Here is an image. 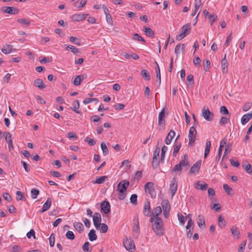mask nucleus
<instances>
[{"label":"nucleus","mask_w":252,"mask_h":252,"mask_svg":"<svg viewBox=\"0 0 252 252\" xmlns=\"http://www.w3.org/2000/svg\"><path fill=\"white\" fill-rule=\"evenodd\" d=\"M152 224V229L158 236H162L164 233L163 221L161 218H158L154 220Z\"/></svg>","instance_id":"nucleus-1"},{"label":"nucleus","mask_w":252,"mask_h":252,"mask_svg":"<svg viewBox=\"0 0 252 252\" xmlns=\"http://www.w3.org/2000/svg\"><path fill=\"white\" fill-rule=\"evenodd\" d=\"M188 155L185 154L182 157L179 163L176 164L172 169L171 172L173 173H181L182 167L188 166L189 165V162L188 160Z\"/></svg>","instance_id":"nucleus-2"},{"label":"nucleus","mask_w":252,"mask_h":252,"mask_svg":"<svg viewBox=\"0 0 252 252\" xmlns=\"http://www.w3.org/2000/svg\"><path fill=\"white\" fill-rule=\"evenodd\" d=\"M191 30L190 24L188 23L184 25L181 29V33L176 36V40L180 41L190 33Z\"/></svg>","instance_id":"nucleus-3"},{"label":"nucleus","mask_w":252,"mask_h":252,"mask_svg":"<svg viewBox=\"0 0 252 252\" xmlns=\"http://www.w3.org/2000/svg\"><path fill=\"white\" fill-rule=\"evenodd\" d=\"M144 188L146 193H149L151 197L156 198L157 194L154 189V184L153 183H147L145 185Z\"/></svg>","instance_id":"nucleus-4"},{"label":"nucleus","mask_w":252,"mask_h":252,"mask_svg":"<svg viewBox=\"0 0 252 252\" xmlns=\"http://www.w3.org/2000/svg\"><path fill=\"white\" fill-rule=\"evenodd\" d=\"M196 134L197 132L195 127L194 126L190 127L189 130V133L188 135L189 140V145L192 146L194 144L195 141Z\"/></svg>","instance_id":"nucleus-5"},{"label":"nucleus","mask_w":252,"mask_h":252,"mask_svg":"<svg viewBox=\"0 0 252 252\" xmlns=\"http://www.w3.org/2000/svg\"><path fill=\"white\" fill-rule=\"evenodd\" d=\"M202 116L207 121L212 122L213 120L214 115L211 112L208 108L204 107L202 110Z\"/></svg>","instance_id":"nucleus-6"},{"label":"nucleus","mask_w":252,"mask_h":252,"mask_svg":"<svg viewBox=\"0 0 252 252\" xmlns=\"http://www.w3.org/2000/svg\"><path fill=\"white\" fill-rule=\"evenodd\" d=\"M123 245L127 251H131L135 248L134 241L131 239L126 238L124 241Z\"/></svg>","instance_id":"nucleus-7"},{"label":"nucleus","mask_w":252,"mask_h":252,"mask_svg":"<svg viewBox=\"0 0 252 252\" xmlns=\"http://www.w3.org/2000/svg\"><path fill=\"white\" fill-rule=\"evenodd\" d=\"M3 12L4 13H8L11 15L17 14L19 10L15 7L4 6L2 7Z\"/></svg>","instance_id":"nucleus-8"},{"label":"nucleus","mask_w":252,"mask_h":252,"mask_svg":"<svg viewBox=\"0 0 252 252\" xmlns=\"http://www.w3.org/2000/svg\"><path fill=\"white\" fill-rule=\"evenodd\" d=\"M177 181L175 177L172 179L171 183L170 185V191L171 193L172 197L174 196L177 190Z\"/></svg>","instance_id":"nucleus-9"},{"label":"nucleus","mask_w":252,"mask_h":252,"mask_svg":"<svg viewBox=\"0 0 252 252\" xmlns=\"http://www.w3.org/2000/svg\"><path fill=\"white\" fill-rule=\"evenodd\" d=\"M161 207L160 206L157 207L152 213V217L150 219V221L153 222L155 219L159 218L158 216L161 214Z\"/></svg>","instance_id":"nucleus-10"},{"label":"nucleus","mask_w":252,"mask_h":252,"mask_svg":"<svg viewBox=\"0 0 252 252\" xmlns=\"http://www.w3.org/2000/svg\"><path fill=\"white\" fill-rule=\"evenodd\" d=\"M124 183H122V182H120L118 184L117 187L118 190L120 193L122 194H124V193L126 191L129 184L128 181H124Z\"/></svg>","instance_id":"nucleus-11"},{"label":"nucleus","mask_w":252,"mask_h":252,"mask_svg":"<svg viewBox=\"0 0 252 252\" xmlns=\"http://www.w3.org/2000/svg\"><path fill=\"white\" fill-rule=\"evenodd\" d=\"M102 8L104 10V13L105 15L106 20L107 22L110 25H112L113 24V20L111 15L109 12V10L108 8L106 7L105 5H102Z\"/></svg>","instance_id":"nucleus-12"},{"label":"nucleus","mask_w":252,"mask_h":252,"mask_svg":"<svg viewBox=\"0 0 252 252\" xmlns=\"http://www.w3.org/2000/svg\"><path fill=\"white\" fill-rule=\"evenodd\" d=\"M87 16H88V14H75L71 16V19L72 21L78 22L85 20Z\"/></svg>","instance_id":"nucleus-13"},{"label":"nucleus","mask_w":252,"mask_h":252,"mask_svg":"<svg viewBox=\"0 0 252 252\" xmlns=\"http://www.w3.org/2000/svg\"><path fill=\"white\" fill-rule=\"evenodd\" d=\"M201 165V160H199L196 162L191 167L189 170L190 174H194L195 172H198Z\"/></svg>","instance_id":"nucleus-14"},{"label":"nucleus","mask_w":252,"mask_h":252,"mask_svg":"<svg viewBox=\"0 0 252 252\" xmlns=\"http://www.w3.org/2000/svg\"><path fill=\"white\" fill-rule=\"evenodd\" d=\"M101 210L105 214H107L110 212V205L108 201H103L101 203Z\"/></svg>","instance_id":"nucleus-15"},{"label":"nucleus","mask_w":252,"mask_h":252,"mask_svg":"<svg viewBox=\"0 0 252 252\" xmlns=\"http://www.w3.org/2000/svg\"><path fill=\"white\" fill-rule=\"evenodd\" d=\"M34 85L40 90L44 89L46 87L42 79H36L34 81Z\"/></svg>","instance_id":"nucleus-16"},{"label":"nucleus","mask_w":252,"mask_h":252,"mask_svg":"<svg viewBox=\"0 0 252 252\" xmlns=\"http://www.w3.org/2000/svg\"><path fill=\"white\" fill-rule=\"evenodd\" d=\"M52 201L50 198H48L45 203L43 204L42 208L39 212L42 213L48 210L51 206Z\"/></svg>","instance_id":"nucleus-17"},{"label":"nucleus","mask_w":252,"mask_h":252,"mask_svg":"<svg viewBox=\"0 0 252 252\" xmlns=\"http://www.w3.org/2000/svg\"><path fill=\"white\" fill-rule=\"evenodd\" d=\"M252 118V111L251 113L244 115L241 120V124L245 125Z\"/></svg>","instance_id":"nucleus-18"},{"label":"nucleus","mask_w":252,"mask_h":252,"mask_svg":"<svg viewBox=\"0 0 252 252\" xmlns=\"http://www.w3.org/2000/svg\"><path fill=\"white\" fill-rule=\"evenodd\" d=\"M145 34L150 37L154 38L155 32L153 30L149 27H144L143 30Z\"/></svg>","instance_id":"nucleus-19"},{"label":"nucleus","mask_w":252,"mask_h":252,"mask_svg":"<svg viewBox=\"0 0 252 252\" xmlns=\"http://www.w3.org/2000/svg\"><path fill=\"white\" fill-rule=\"evenodd\" d=\"M175 135V131H173V130H171L165 138V143H166V144L169 145L171 143V140L172 138L174 137Z\"/></svg>","instance_id":"nucleus-20"},{"label":"nucleus","mask_w":252,"mask_h":252,"mask_svg":"<svg viewBox=\"0 0 252 252\" xmlns=\"http://www.w3.org/2000/svg\"><path fill=\"white\" fill-rule=\"evenodd\" d=\"M151 213L150 202L145 203L144 206L143 214L145 216H150Z\"/></svg>","instance_id":"nucleus-21"},{"label":"nucleus","mask_w":252,"mask_h":252,"mask_svg":"<svg viewBox=\"0 0 252 252\" xmlns=\"http://www.w3.org/2000/svg\"><path fill=\"white\" fill-rule=\"evenodd\" d=\"M226 54L224 55V58L221 60V68L223 73L227 72V61L226 59Z\"/></svg>","instance_id":"nucleus-22"},{"label":"nucleus","mask_w":252,"mask_h":252,"mask_svg":"<svg viewBox=\"0 0 252 252\" xmlns=\"http://www.w3.org/2000/svg\"><path fill=\"white\" fill-rule=\"evenodd\" d=\"M195 187L197 189L205 190L208 188V184L204 182L200 183L198 181L195 184Z\"/></svg>","instance_id":"nucleus-23"},{"label":"nucleus","mask_w":252,"mask_h":252,"mask_svg":"<svg viewBox=\"0 0 252 252\" xmlns=\"http://www.w3.org/2000/svg\"><path fill=\"white\" fill-rule=\"evenodd\" d=\"M164 109H163L161 110V111L159 113L158 122V125L162 126L165 124V121L164 119Z\"/></svg>","instance_id":"nucleus-24"},{"label":"nucleus","mask_w":252,"mask_h":252,"mask_svg":"<svg viewBox=\"0 0 252 252\" xmlns=\"http://www.w3.org/2000/svg\"><path fill=\"white\" fill-rule=\"evenodd\" d=\"M161 206L163 212L170 211V205L169 201L167 200H163L161 202Z\"/></svg>","instance_id":"nucleus-25"},{"label":"nucleus","mask_w":252,"mask_h":252,"mask_svg":"<svg viewBox=\"0 0 252 252\" xmlns=\"http://www.w3.org/2000/svg\"><path fill=\"white\" fill-rule=\"evenodd\" d=\"M139 234V226L138 220L135 224L133 228V236L135 238H138Z\"/></svg>","instance_id":"nucleus-26"},{"label":"nucleus","mask_w":252,"mask_h":252,"mask_svg":"<svg viewBox=\"0 0 252 252\" xmlns=\"http://www.w3.org/2000/svg\"><path fill=\"white\" fill-rule=\"evenodd\" d=\"M242 166L248 174H252V166L250 164L247 162H244L242 163Z\"/></svg>","instance_id":"nucleus-27"},{"label":"nucleus","mask_w":252,"mask_h":252,"mask_svg":"<svg viewBox=\"0 0 252 252\" xmlns=\"http://www.w3.org/2000/svg\"><path fill=\"white\" fill-rule=\"evenodd\" d=\"M197 223H198V226L200 228H202L203 227H204V226L205 225V218L203 216L199 215L198 216Z\"/></svg>","instance_id":"nucleus-28"},{"label":"nucleus","mask_w":252,"mask_h":252,"mask_svg":"<svg viewBox=\"0 0 252 252\" xmlns=\"http://www.w3.org/2000/svg\"><path fill=\"white\" fill-rule=\"evenodd\" d=\"M74 227L80 233H82L84 230V226L83 224L80 222H75L74 223Z\"/></svg>","instance_id":"nucleus-29"},{"label":"nucleus","mask_w":252,"mask_h":252,"mask_svg":"<svg viewBox=\"0 0 252 252\" xmlns=\"http://www.w3.org/2000/svg\"><path fill=\"white\" fill-rule=\"evenodd\" d=\"M88 237L91 241L96 240L97 239V235L95 233V230L93 229H91L88 234Z\"/></svg>","instance_id":"nucleus-30"},{"label":"nucleus","mask_w":252,"mask_h":252,"mask_svg":"<svg viewBox=\"0 0 252 252\" xmlns=\"http://www.w3.org/2000/svg\"><path fill=\"white\" fill-rule=\"evenodd\" d=\"M13 50V47L11 45H6L3 46L1 49V51L4 54H7L10 53Z\"/></svg>","instance_id":"nucleus-31"},{"label":"nucleus","mask_w":252,"mask_h":252,"mask_svg":"<svg viewBox=\"0 0 252 252\" xmlns=\"http://www.w3.org/2000/svg\"><path fill=\"white\" fill-rule=\"evenodd\" d=\"M185 45L184 44H179L175 47V53L176 55H178L180 53L181 50H182L183 51L185 50Z\"/></svg>","instance_id":"nucleus-32"},{"label":"nucleus","mask_w":252,"mask_h":252,"mask_svg":"<svg viewBox=\"0 0 252 252\" xmlns=\"http://www.w3.org/2000/svg\"><path fill=\"white\" fill-rule=\"evenodd\" d=\"M73 108H71L72 110H73L75 113L77 114H80V111L78 109L79 108V101L78 100H76L73 102Z\"/></svg>","instance_id":"nucleus-33"},{"label":"nucleus","mask_w":252,"mask_h":252,"mask_svg":"<svg viewBox=\"0 0 252 252\" xmlns=\"http://www.w3.org/2000/svg\"><path fill=\"white\" fill-rule=\"evenodd\" d=\"M211 147V143L210 141H207L206 143V147L204 152V158H206L208 155Z\"/></svg>","instance_id":"nucleus-34"},{"label":"nucleus","mask_w":252,"mask_h":252,"mask_svg":"<svg viewBox=\"0 0 252 252\" xmlns=\"http://www.w3.org/2000/svg\"><path fill=\"white\" fill-rule=\"evenodd\" d=\"M181 146V143L176 142L175 145H174V149H173V156L174 157H176L177 154L178 153L180 148Z\"/></svg>","instance_id":"nucleus-35"},{"label":"nucleus","mask_w":252,"mask_h":252,"mask_svg":"<svg viewBox=\"0 0 252 252\" xmlns=\"http://www.w3.org/2000/svg\"><path fill=\"white\" fill-rule=\"evenodd\" d=\"M141 76L147 81L150 80V75L147 70H142L141 71Z\"/></svg>","instance_id":"nucleus-36"},{"label":"nucleus","mask_w":252,"mask_h":252,"mask_svg":"<svg viewBox=\"0 0 252 252\" xmlns=\"http://www.w3.org/2000/svg\"><path fill=\"white\" fill-rule=\"evenodd\" d=\"M69 41L72 43L76 44L77 45L79 46L81 45L80 40L76 37L70 36L69 37Z\"/></svg>","instance_id":"nucleus-37"},{"label":"nucleus","mask_w":252,"mask_h":252,"mask_svg":"<svg viewBox=\"0 0 252 252\" xmlns=\"http://www.w3.org/2000/svg\"><path fill=\"white\" fill-rule=\"evenodd\" d=\"M101 148L103 155L104 156L107 155L109 153V150H108V149L105 143L102 142L101 143Z\"/></svg>","instance_id":"nucleus-38"},{"label":"nucleus","mask_w":252,"mask_h":252,"mask_svg":"<svg viewBox=\"0 0 252 252\" xmlns=\"http://www.w3.org/2000/svg\"><path fill=\"white\" fill-rule=\"evenodd\" d=\"M85 142H87L90 146H94L96 144V141L94 139H92L89 137H86L84 140Z\"/></svg>","instance_id":"nucleus-39"},{"label":"nucleus","mask_w":252,"mask_h":252,"mask_svg":"<svg viewBox=\"0 0 252 252\" xmlns=\"http://www.w3.org/2000/svg\"><path fill=\"white\" fill-rule=\"evenodd\" d=\"M31 197L32 199H35L37 198V196L39 193V191L38 189H32L31 191Z\"/></svg>","instance_id":"nucleus-40"},{"label":"nucleus","mask_w":252,"mask_h":252,"mask_svg":"<svg viewBox=\"0 0 252 252\" xmlns=\"http://www.w3.org/2000/svg\"><path fill=\"white\" fill-rule=\"evenodd\" d=\"M202 5L201 0H194V9L195 11H198Z\"/></svg>","instance_id":"nucleus-41"},{"label":"nucleus","mask_w":252,"mask_h":252,"mask_svg":"<svg viewBox=\"0 0 252 252\" xmlns=\"http://www.w3.org/2000/svg\"><path fill=\"white\" fill-rule=\"evenodd\" d=\"M133 39L134 40L141 41L144 43L146 42L145 39L138 33H134L133 34Z\"/></svg>","instance_id":"nucleus-42"},{"label":"nucleus","mask_w":252,"mask_h":252,"mask_svg":"<svg viewBox=\"0 0 252 252\" xmlns=\"http://www.w3.org/2000/svg\"><path fill=\"white\" fill-rule=\"evenodd\" d=\"M168 149V148L166 146H164L162 149H161V153L160 155V160L161 162H163L164 158H165V154L166 152L167 151Z\"/></svg>","instance_id":"nucleus-43"},{"label":"nucleus","mask_w":252,"mask_h":252,"mask_svg":"<svg viewBox=\"0 0 252 252\" xmlns=\"http://www.w3.org/2000/svg\"><path fill=\"white\" fill-rule=\"evenodd\" d=\"M107 178V177L106 176H102L99 177L95 179L94 183L98 184H102L105 181V179Z\"/></svg>","instance_id":"nucleus-44"},{"label":"nucleus","mask_w":252,"mask_h":252,"mask_svg":"<svg viewBox=\"0 0 252 252\" xmlns=\"http://www.w3.org/2000/svg\"><path fill=\"white\" fill-rule=\"evenodd\" d=\"M219 221V226L220 228H223L225 225V221L224 220V219L223 217H222L221 216H220L218 219Z\"/></svg>","instance_id":"nucleus-45"},{"label":"nucleus","mask_w":252,"mask_h":252,"mask_svg":"<svg viewBox=\"0 0 252 252\" xmlns=\"http://www.w3.org/2000/svg\"><path fill=\"white\" fill-rule=\"evenodd\" d=\"M204 70L207 71L210 68L211 63L208 59L204 61Z\"/></svg>","instance_id":"nucleus-46"},{"label":"nucleus","mask_w":252,"mask_h":252,"mask_svg":"<svg viewBox=\"0 0 252 252\" xmlns=\"http://www.w3.org/2000/svg\"><path fill=\"white\" fill-rule=\"evenodd\" d=\"M152 164V167H153V169L157 168L159 166V161L158 158H153Z\"/></svg>","instance_id":"nucleus-47"},{"label":"nucleus","mask_w":252,"mask_h":252,"mask_svg":"<svg viewBox=\"0 0 252 252\" xmlns=\"http://www.w3.org/2000/svg\"><path fill=\"white\" fill-rule=\"evenodd\" d=\"M17 22L26 25L27 26H29L30 25V22L29 20L25 18H22V19H18L17 20Z\"/></svg>","instance_id":"nucleus-48"},{"label":"nucleus","mask_w":252,"mask_h":252,"mask_svg":"<svg viewBox=\"0 0 252 252\" xmlns=\"http://www.w3.org/2000/svg\"><path fill=\"white\" fill-rule=\"evenodd\" d=\"M81 82H82L81 76L80 75H78L75 78V79L73 81V84H74V85H75L76 86H78L80 85Z\"/></svg>","instance_id":"nucleus-49"},{"label":"nucleus","mask_w":252,"mask_h":252,"mask_svg":"<svg viewBox=\"0 0 252 252\" xmlns=\"http://www.w3.org/2000/svg\"><path fill=\"white\" fill-rule=\"evenodd\" d=\"M66 237L69 240H72L75 238V236L73 232L71 231H68L65 234Z\"/></svg>","instance_id":"nucleus-50"},{"label":"nucleus","mask_w":252,"mask_h":252,"mask_svg":"<svg viewBox=\"0 0 252 252\" xmlns=\"http://www.w3.org/2000/svg\"><path fill=\"white\" fill-rule=\"evenodd\" d=\"M137 194H132L130 198V202L134 205H137Z\"/></svg>","instance_id":"nucleus-51"},{"label":"nucleus","mask_w":252,"mask_h":252,"mask_svg":"<svg viewBox=\"0 0 252 252\" xmlns=\"http://www.w3.org/2000/svg\"><path fill=\"white\" fill-rule=\"evenodd\" d=\"M49 240L50 247H53L54 246L55 241V236L53 233H52L51 234L50 237L49 238Z\"/></svg>","instance_id":"nucleus-52"},{"label":"nucleus","mask_w":252,"mask_h":252,"mask_svg":"<svg viewBox=\"0 0 252 252\" xmlns=\"http://www.w3.org/2000/svg\"><path fill=\"white\" fill-rule=\"evenodd\" d=\"M230 230H231L232 234L233 236H237L238 237V236H239V235L240 234V232L238 230L237 227H236L235 226H233L232 228H231Z\"/></svg>","instance_id":"nucleus-53"},{"label":"nucleus","mask_w":252,"mask_h":252,"mask_svg":"<svg viewBox=\"0 0 252 252\" xmlns=\"http://www.w3.org/2000/svg\"><path fill=\"white\" fill-rule=\"evenodd\" d=\"M252 103L250 102H246L243 106V110L244 112L248 111L251 107Z\"/></svg>","instance_id":"nucleus-54"},{"label":"nucleus","mask_w":252,"mask_h":252,"mask_svg":"<svg viewBox=\"0 0 252 252\" xmlns=\"http://www.w3.org/2000/svg\"><path fill=\"white\" fill-rule=\"evenodd\" d=\"M217 18V16L215 14H210V15H209L208 18L210 20V22L211 25H213V23L215 21Z\"/></svg>","instance_id":"nucleus-55"},{"label":"nucleus","mask_w":252,"mask_h":252,"mask_svg":"<svg viewBox=\"0 0 252 252\" xmlns=\"http://www.w3.org/2000/svg\"><path fill=\"white\" fill-rule=\"evenodd\" d=\"M100 225V232L102 233H106L108 230V226L105 223H101Z\"/></svg>","instance_id":"nucleus-56"},{"label":"nucleus","mask_w":252,"mask_h":252,"mask_svg":"<svg viewBox=\"0 0 252 252\" xmlns=\"http://www.w3.org/2000/svg\"><path fill=\"white\" fill-rule=\"evenodd\" d=\"M223 188L227 194H230V192L232 190V188H231L227 184L223 185Z\"/></svg>","instance_id":"nucleus-57"},{"label":"nucleus","mask_w":252,"mask_h":252,"mask_svg":"<svg viewBox=\"0 0 252 252\" xmlns=\"http://www.w3.org/2000/svg\"><path fill=\"white\" fill-rule=\"evenodd\" d=\"M90 244L89 242H85L82 246V249L85 252H88L89 251Z\"/></svg>","instance_id":"nucleus-58"},{"label":"nucleus","mask_w":252,"mask_h":252,"mask_svg":"<svg viewBox=\"0 0 252 252\" xmlns=\"http://www.w3.org/2000/svg\"><path fill=\"white\" fill-rule=\"evenodd\" d=\"M101 221V220H100L99 219H93L94 224L96 229H98L99 228L100 225L101 224L100 223Z\"/></svg>","instance_id":"nucleus-59"},{"label":"nucleus","mask_w":252,"mask_h":252,"mask_svg":"<svg viewBox=\"0 0 252 252\" xmlns=\"http://www.w3.org/2000/svg\"><path fill=\"white\" fill-rule=\"evenodd\" d=\"M67 137L69 138L73 139V140H76L78 138L77 135L75 133H73V132H68Z\"/></svg>","instance_id":"nucleus-60"},{"label":"nucleus","mask_w":252,"mask_h":252,"mask_svg":"<svg viewBox=\"0 0 252 252\" xmlns=\"http://www.w3.org/2000/svg\"><path fill=\"white\" fill-rule=\"evenodd\" d=\"M16 194V199L17 200L19 201V200H22L23 199L24 196H23V195L21 191H17Z\"/></svg>","instance_id":"nucleus-61"},{"label":"nucleus","mask_w":252,"mask_h":252,"mask_svg":"<svg viewBox=\"0 0 252 252\" xmlns=\"http://www.w3.org/2000/svg\"><path fill=\"white\" fill-rule=\"evenodd\" d=\"M177 216L180 222L181 223V224L184 225L185 223V219L184 216L181 213H178Z\"/></svg>","instance_id":"nucleus-62"},{"label":"nucleus","mask_w":252,"mask_h":252,"mask_svg":"<svg viewBox=\"0 0 252 252\" xmlns=\"http://www.w3.org/2000/svg\"><path fill=\"white\" fill-rule=\"evenodd\" d=\"M247 241H244L240 245L239 249L238 251V252H243L244 250L245 249Z\"/></svg>","instance_id":"nucleus-63"},{"label":"nucleus","mask_w":252,"mask_h":252,"mask_svg":"<svg viewBox=\"0 0 252 252\" xmlns=\"http://www.w3.org/2000/svg\"><path fill=\"white\" fill-rule=\"evenodd\" d=\"M36 100L37 102L41 104H45L46 102L45 100L40 96V95H37L36 96Z\"/></svg>","instance_id":"nucleus-64"}]
</instances>
